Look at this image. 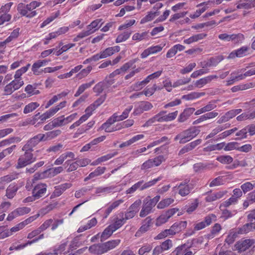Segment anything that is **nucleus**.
<instances>
[{"label": "nucleus", "instance_id": "obj_1", "mask_svg": "<svg viewBox=\"0 0 255 255\" xmlns=\"http://www.w3.org/2000/svg\"><path fill=\"white\" fill-rule=\"evenodd\" d=\"M200 130L193 127L184 130L178 134L174 138L175 140H179L181 144L185 143L195 137L200 132Z\"/></svg>", "mask_w": 255, "mask_h": 255}, {"label": "nucleus", "instance_id": "obj_2", "mask_svg": "<svg viewBox=\"0 0 255 255\" xmlns=\"http://www.w3.org/2000/svg\"><path fill=\"white\" fill-rule=\"evenodd\" d=\"M102 21V19H97L93 21L87 26V30L86 31H83L79 33L78 35L74 38V41H78L79 39L83 38L93 33L103 24V22Z\"/></svg>", "mask_w": 255, "mask_h": 255}, {"label": "nucleus", "instance_id": "obj_3", "mask_svg": "<svg viewBox=\"0 0 255 255\" xmlns=\"http://www.w3.org/2000/svg\"><path fill=\"white\" fill-rule=\"evenodd\" d=\"M24 153L20 156L18 159L16 168H21L29 165L36 161V157L33 156L32 151L30 150H23Z\"/></svg>", "mask_w": 255, "mask_h": 255}, {"label": "nucleus", "instance_id": "obj_4", "mask_svg": "<svg viewBox=\"0 0 255 255\" xmlns=\"http://www.w3.org/2000/svg\"><path fill=\"white\" fill-rule=\"evenodd\" d=\"M218 38L221 40L226 42L232 41L235 44L242 43L245 39L244 35L240 33L233 34L222 33L219 35Z\"/></svg>", "mask_w": 255, "mask_h": 255}, {"label": "nucleus", "instance_id": "obj_5", "mask_svg": "<svg viewBox=\"0 0 255 255\" xmlns=\"http://www.w3.org/2000/svg\"><path fill=\"white\" fill-rule=\"evenodd\" d=\"M41 141H44L41 133L38 134L27 141L26 143L22 147V150L32 151L33 148Z\"/></svg>", "mask_w": 255, "mask_h": 255}, {"label": "nucleus", "instance_id": "obj_6", "mask_svg": "<svg viewBox=\"0 0 255 255\" xmlns=\"http://www.w3.org/2000/svg\"><path fill=\"white\" fill-rule=\"evenodd\" d=\"M177 188L179 194L182 197H184L190 193L193 189V185L189 183V180L186 179L180 183Z\"/></svg>", "mask_w": 255, "mask_h": 255}, {"label": "nucleus", "instance_id": "obj_7", "mask_svg": "<svg viewBox=\"0 0 255 255\" xmlns=\"http://www.w3.org/2000/svg\"><path fill=\"white\" fill-rule=\"evenodd\" d=\"M254 244H255V239H246L237 242L235 247L239 252H243L249 249Z\"/></svg>", "mask_w": 255, "mask_h": 255}, {"label": "nucleus", "instance_id": "obj_8", "mask_svg": "<svg viewBox=\"0 0 255 255\" xmlns=\"http://www.w3.org/2000/svg\"><path fill=\"white\" fill-rule=\"evenodd\" d=\"M178 209L176 208H172L168 210L164 213L161 214L156 219V225L157 226H160L161 225L166 223L173 215H174Z\"/></svg>", "mask_w": 255, "mask_h": 255}, {"label": "nucleus", "instance_id": "obj_9", "mask_svg": "<svg viewBox=\"0 0 255 255\" xmlns=\"http://www.w3.org/2000/svg\"><path fill=\"white\" fill-rule=\"evenodd\" d=\"M47 186L45 183H38L34 186L32 190V194L39 199L43 197L47 192Z\"/></svg>", "mask_w": 255, "mask_h": 255}, {"label": "nucleus", "instance_id": "obj_10", "mask_svg": "<svg viewBox=\"0 0 255 255\" xmlns=\"http://www.w3.org/2000/svg\"><path fill=\"white\" fill-rule=\"evenodd\" d=\"M22 86L21 83L16 81H11L9 83L6 85L3 91V95L9 96L11 95L15 91L18 90Z\"/></svg>", "mask_w": 255, "mask_h": 255}, {"label": "nucleus", "instance_id": "obj_11", "mask_svg": "<svg viewBox=\"0 0 255 255\" xmlns=\"http://www.w3.org/2000/svg\"><path fill=\"white\" fill-rule=\"evenodd\" d=\"M154 206L148 200V197L143 201L142 209L139 213V216L141 218L146 216L153 212L152 209Z\"/></svg>", "mask_w": 255, "mask_h": 255}, {"label": "nucleus", "instance_id": "obj_12", "mask_svg": "<svg viewBox=\"0 0 255 255\" xmlns=\"http://www.w3.org/2000/svg\"><path fill=\"white\" fill-rule=\"evenodd\" d=\"M152 219L150 217L146 218L142 222V226L135 233V236L139 237L141 235L148 231L151 226Z\"/></svg>", "mask_w": 255, "mask_h": 255}, {"label": "nucleus", "instance_id": "obj_13", "mask_svg": "<svg viewBox=\"0 0 255 255\" xmlns=\"http://www.w3.org/2000/svg\"><path fill=\"white\" fill-rule=\"evenodd\" d=\"M190 247L185 244L177 247L172 252L173 255H193L194 253L190 250Z\"/></svg>", "mask_w": 255, "mask_h": 255}, {"label": "nucleus", "instance_id": "obj_14", "mask_svg": "<svg viewBox=\"0 0 255 255\" xmlns=\"http://www.w3.org/2000/svg\"><path fill=\"white\" fill-rule=\"evenodd\" d=\"M72 184L70 183H65L55 187V190L53 192L51 198L60 196L66 189L70 188Z\"/></svg>", "mask_w": 255, "mask_h": 255}, {"label": "nucleus", "instance_id": "obj_15", "mask_svg": "<svg viewBox=\"0 0 255 255\" xmlns=\"http://www.w3.org/2000/svg\"><path fill=\"white\" fill-rule=\"evenodd\" d=\"M50 60H39L33 63L32 66L31 70L35 75H39L42 73V71H40L39 69L47 65Z\"/></svg>", "mask_w": 255, "mask_h": 255}, {"label": "nucleus", "instance_id": "obj_16", "mask_svg": "<svg viewBox=\"0 0 255 255\" xmlns=\"http://www.w3.org/2000/svg\"><path fill=\"white\" fill-rule=\"evenodd\" d=\"M218 78L217 75H212L201 78L195 82L194 86L199 88H202L207 84L210 83L213 79H217Z\"/></svg>", "mask_w": 255, "mask_h": 255}, {"label": "nucleus", "instance_id": "obj_17", "mask_svg": "<svg viewBox=\"0 0 255 255\" xmlns=\"http://www.w3.org/2000/svg\"><path fill=\"white\" fill-rule=\"evenodd\" d=\"M67 158L75 160V154L71 151L64 152L55 160L54 164L56 165H61Z\"/></svg>", "mask_w": 255, "mask_h": 255}, {"label": "nucleus", "instance_id": "obj_18", "mask_svg": "<svg viewBox=\"0 0 255 255\" xmlns=\"http://www.w3.org/2000/svg\"><path fill=\"white\" fill-rule=\"evenodd\" d=\"M120 243L121 240L117 239L109 241L102 244V250H103V253H105L115 248L120 244Z\"/></svg>", "mask_w": 255, "mask_h": 255}, {"label": "nucleus", "instance_id": "obj_19", "mask_svg": "<svg viewBox=\"0 0 255 255\" xmlns=\"http://www.w3.org/2000/svg\"><path fill=\"white\" fill-rule=\"evenodd\" d=\"M163 47V46H161L160 45L151 46L145 49L141 54L140 56L142 58H145L150 54H155L158 52H160V51H161Z\"/></svg>", "mask_w": 255, "mask_h": 255}, {"label": "nucleus", "instance_id": "obj_20", "mask_svg": "<svg viewBox=\"0 0 255 255\" xmlns=\"http://www.w3.org/2000/svg\"><path fill=\"white\" fill-rule=\"evenodd\" d=\"M248 48L246 46H243L236 50L232 52L228 56V58L233 59L235 57H242L247 54Z\"/></svg>", "mask_w": 255, "mask_h": 255}, {"label": "nucleus", "instance_id": "obj_21", "mask_svg": "<svg viewBox=\"0 0 255 255\" xmlns=\"http://www.w3.org/2000/svg\"><path fill=\"white\" fill-rule=\"evenodd\" d=\"M207 34L204 33L195 34L188 39H184L183 43L186 44H190L192 43L197 42L206 38Z\"/></svg>", "mask_w": 255, "mask_h": 255}, {"label": "nucleus", "instance_id": "obj_22", "mask_svg": "<svg viewBox=\"0 0 255 255\" xmlns=\"http://www.w3.org/2000/svg\"><path fill=\"white\" fill-rule=\"evenodd\" d=\"M195 111V109L194 108H188L185 109L179 116L178 121L179 123L184 122L189 118Z\"/></svg>", "mask_w": 255, "mask_h": 255}, {"label": "nucleus", "instance_id": "obj_23", "mask_svg": "<svg viewBox=\"0 0 255 255\" xmlns=\"http://www.w3.org/2000/svg\"><path fill=\"white\" fill-rule=\"evenodd\" d=\"M17 9L22 16H25L28 18L33 17L37 14L36 11H32L30 13H28V11L24 7V4L23 3H20L18 4Z\"/></svg>", "mask_w": 255, "mask_h": 255}, {"label": "nucleus", "instance_id": "obj_24", "mask_svg": "<svg viewBox=\"0 0 255 255\" xmlns=\"http://www.w3.org/2000/svg\"><path fill=\"white\" fill-rule=\"evenodd\" d=\"M209 3V1L204 2L197 5V7H200L204 6L201 8L197 9L196 11L193 14H190L189 17L191 18L194 19L199 17L202 13H203L205 10L208 8L207 5Z\"/></svg>", "mask_w": 255, "mask_h": 255}, {"label": "nucleus", "instance_id": "obj_25", "mask_svg": "<svg viewBox=\"0 0 255 255\" xmlns=\"http://www.w3.org/2000/svg\"><path fill=\"white\" fill-rule=\"evenodd\" d=\"M227 193V191H220L208 195L206 197L207 202H211L222 198Z\"/></svg>", "mask_w": 255, "mask_h": 255}, {"label": "nucleus", "instance_id": "obj_26", "mask_svg": "<svg viewBox=\"0 0 255 255\" xmlns=\"http://www.w3.org/2000/svg\"><path fill=\"white\" fill-rule=\"evenodd\" d=\"M120 50V47L119 46L110 47L106 48L104 51L101 52L103 58H107L114 54L115 52H118Z\"/></svg>", "mask_w": 255, "mask_h": 255}, {"label": "nucleus", "instance_id": "obj_27", "mask_svg": "<svg viewBox=\"0 0 255 255\" xmlns=\"http://www.w3.org/2000/svg\"><path fill=\"white\" fill-rule=\"evenodd\" d=\"M58 111H59V108H56V107L51 108L48 111L42 114L40 116V119L41 121L43 122L47 119L50 118L55 114Z\"/></svg>", "mask_w": 255, "mask_h": 255}, {"label": "nucleus", "instance_id": "obj_28", "mask_svg": "<svg viewBox=\"0 0 255 255\" xmlns=\"http://www.w3.org/2000/svg\"><path fill=\"white\" fill-rule=\"evenodd\" d=\"M61 133V131L60 129H56L52 131H50L46 132L45 134L41 133L42 136L43 138L44 141L52 139L59 135Z\"/></svg>", "mask_w": 255, "mask_h": 255}, {"label": "nucleus", "instance_id": "obj_29", "mask_svg": "<svg viewBox=\"0 0 255 255\" xmlns=\"http://www.w3.org/2000/svg\"><path fill=\"white\" fill-rule=\"evenodd\" d=\"M124 202V200L123 199H120L117 201H114L111 204L109 205L106 210L105 211V216L104 217L105 218H107L109 214L112 212L113 210L117 208L121 204Z\"/></svg>", "mask_w": 255, "mask_h": 255}, {"label": "nucleus", "instance_id": "obj_30", "mask_svg": "<svg viewBox=\"0 0 255 255\" xmlns=\"http://www.w3.org/2000/svg\"><path fill=\"white\" fill-rule=\"evenodd\" d=\"M255 118V111H253L251 113L246 112L242 113L237 117L238 121L241 122L247 120H253Z\"/></svg>", "mask_w": 255, "mask_h": 255}, {"label": "nucleus", "instance_id": "obj_31", "mask_svg": "<svg viewBox=\"0 0 255 255\" xmlns=\"http://www.w3.org/2000/svg\"><path fill=\"white\" fill-rule=\"evenodd\" d=\"M18 189L17 185L13 184H10L6 190V197L9 199H12L15 195Z\"/></svg>", "mask_w": 255, "mask_h": 255}, {"label": "nucleus", "instance_id": "obj_32", "mask_svg": "<svg viewBox=\"0 0 255 255\" xmlns=\"http://www.w3.org/2000/svg\"><path fill=\"white\" fill-rule=\"evenodd\" d=\"M119 216L121 218L117 219L113 224L110 225V227H112L115 231L119 229L126 223V221L124 219V213H121Z\"/></svg>", "mask_w": 255, "mask_h": 255}, {"label": "nucleus", "instance_id": "obj_33", "mask_svg": "<svg viewBox=\"0 0 255 255\" xmlns=\"http://www.w3.org/2000/svg\"><path fill=\"white\" fill-rule=\"evenodd\" d=\"M64 165H65V168H67L66 171L67 172L75 171L78 168V163H77L76 160L72 162V160L67 159L65 162Z\"/></svg>", "mask_w": 255, "mask_h": 255}, {"label": "nucleus", "instance_id": "obj_34", "mask_svg": "<svg viewBox=\"0 0 255 255\" xmlns=\"http://www.w3.org/2000/svg\"><path fill=\"white\" fill-rule=\"evenodd\" d=\"M205 95V92H192L189 94L182 96V99L185 100H193Z\"/></svg>", "mask_w": 255, "mask_h": 255}, {"label": "nucleus", "instance_id": "obj_35", "mask_svg": "<svg viewBox=\"0 0 255 255\" xmlns=\"http://www.w3.org/2000/svg\"><path fill=\"white\" fill-rule=\"evenodd\" d=\"M254 223H247L242 227L238 228L236 232L238 234H244L249 233L252 230Z\"/></svg>", "mask_w": 255, "mask_h": 255}, {"label": "nucleus", "instance_id": "obj_36", "mask_svg": "<svg viewBox=\"0 0 255 255\" xmlns=\"http://www.w3.org/2000/svg\"><path fill=\"white\" fill-rule=\"evenodd\" d=\"M115 231L114 230V229L112 227H110V225L104 230V231L102 233L101 236V241L103 242L107 240L112 235L113 232Z\"/></svg>", "mask_w": 255, "mask_h": 255}, {"label": "nucleus", "instance_id": "obj_37", "mask_svg": "<svg viewBox=\"0 0 255 255\" xmlns=\"http://www.w3.org/2000/svg\"><path fill=\"white\" fill-rule=\"evenodd\" d=\"M241 188L245 194L255 188V181L246 182L241 185Z\"/></svg>", "mask_w": 255, "mask_h": 255}, {"label": "nucleus", "instance_id": "obj_38", "mask_svg": "<svg viewBox=\"0 0 255 255\" xmlns=\"http://www.w3.org/2000/svg\"><path fill=\"white\" fill-rule=\"evenodd\" d=\"M39 106V104L37 102L30 103L25 106L23 109V113L27 114L31 113L35 110Z\"/></svg>", "mask_w": 255, "mask_h": 255}, {"label": "nucleus", "instance_id": "obj_39", "mask_svg": "<svg viewBox=\"0 0 255 255\" xmlns=\"http://www.w3.org/2000/svg\"><path fill=\"white\" fill-rule=\"evenodd\" d=\"M186 221H180L175 223L171 227L174 230L175 233H177L184 229L186 227Z\"/></svg>", "mask_w": 255, "mask_h": 255}, {"label": "nucleus", "instance_id": "obj_40", "mask_svg": "<svg viewBox=\"0 0 255 255\" xmlns=\"http://www.w3.org/2000/svg\"><path fill=\"white\" fill-rule=\"evenodd\" d=\"M106 167L99 166L89 174V178H93L103 174L106 171Z\"/></svg>", "mask_w": 255, "mask_h": 255}, {"label": "nucleus", "instance_id": "obj_41", "mask_svg": "<svg viewBox=\"0 0 255 255\" xmlns=\"http://www.w3.org/2000/svg\"><path fill=\"white\" fill-rule=\"evenodd\" d=\"M95 83V81L93 80L88 83H85L82 84L78 88V90L75 94V97L79 96L80 94L84 92L85 90L91 87V86Z\"/></svg>", "mask_w": 255, "mask_h": 255}, {"label": "nucleus", "instance_id": "obj_42", "mask_svg": "<svg viewBox=\"0 0 255 255\" xmlns=\"http://www.w3.org/2000/svg\"><path fill=\"white\" fill-rule=\"evenodd\" d=\"M237 203V200L236 199V198H234V196H232L220 204V209L226 208L232 205H235Z\"/></svg>", "mask_w": 255, "mask_h": 255}, {"label": "nucleus", "instance_id": "obj_43", "mask_svg": "<svg viewBox=\"0 0 255 255\" xmlns=\"http://www.w3.org/2000/svg\"><path fill=\"white\" fill-rule=\"evenodd\" d=\"M177 115V111H176L173 113H169L168 115H166L164 116L161 118V119H160L159 120H158V122L171 121L176 118Z\"/></svg>", "mask_w": 255, "mask_h": 255}, {"label": "nucleus", "instance_id": "obj_44", "mask_svg": "<svg viewBox=\"0 0 255 255\" xmlns=\"http://www.w3.org/2000/svg\"><path fill=\"white\" fill-rule=\"evenodd\" d=\"M174 202V200L171 198H166L162 200H161L157 206V208L158 209H163L170 204H171Z\"/></svg>", "mask_w": 255, "mask_h": 255}, {"label": "nucleus", "instance_id": "obj_45", "mask_svg": "<svg viewBox=\"0 0 255 255\" xmlns=\"http://www.w3.org/2000/svg\"><path fill=\"white\" fill-rule=\"evenodd\" d=\"M158 15H159V12L157 11H150L148 12V14L141 19L140 23L143 24L148 21H150Z\"/></svg>", "mask_w": 255, "mask_h": 255}, {"label": "nucleus", "instance_id": "obj_46", "mask_svg": "<svg viewBox=\"0 0 255 255\" xmlns=\"http://www.w3.org/2000/svg\"><path fill=\"white\" fill-rule=\"evenodd\" d=\"M21 141V138L19 137H13L7 139L2 140L0 142V147L4 146L10 143L14 142H18Z\"/></svg>", "mask_w": 255, "mask_h": 255}, {"label": "nucleus", "instance_id": "obj_47", "mask_svg": "<svg viewBox=\"0 0 255 255\" xmlns=\"http://www.w3.org/2000/svg\"><path fill=\"white\" fill-rule=\"evenodd\" d=\"M143 180H140L137 183L133 185L130 188H128L126 190L127 194H132L134 193L137 189L140 190V188L142 187L141 185L143 183Z\"/></svg>", "mask_w": 255, "mask_h": 255}, {"label": "nucleus", "instance_id": "obj_48", "mask_svg": "<svg viewBox=\"0 0 255 255\" xmlns=\"http://www.w3.org/2000/svg\"><path fill=\"white\" fill-rule=\"evenodd\" d=\"M92 69L91 66H88L86 68L82 69L76 75V77L79 79H82L87 76Z\"/></svg>", "mask_w": 255, "mask_h": 255}, {"label": "nucleus", "instance_id": "obj_49", "mask_svg": "<svg viewBox=\"0 0 255 255\" xmlns=\"http://www.w3.org/2000/svg\"><path fill=\"white\" fill-rule=\"evenodd\" d=\"M131 34V31H127L124 32L123 33L118 36L116 40V43H121L122 42L126 41L129 37Z\"/></svg>", "mask_w": 255, "mask_h": 255}, {"label": "nucleus", "instance_id": "obj_50", "mask_svg": "<svg viewBox=\"0 0 255 255\" xmlns=\"http://www.w3.org/2000/svg\"><path fill=\"white\" fill-rule=\"evenodd\" d=\"M221 230V226L219 224L216 223L213 227L211 233L208 235L209 239L213 238Z\"/></svg>", "mask_w": 255, "mask_h": 255}, {"label": "nucleus", "instance_id": "obj_51", "mask_svg": "<svg viewBox=\"0 0 255 255\" xmlns=\"http://www.w3.org/2000/svg\"><path fill=\"white\" fill-rule=\"evenodd\" d=\"M162 179L161 177H158L156 179H154L151 181H149L148 182H145L144 184L143 183L141 185V187L140 188V191H142L144 189L148 188L154 185H155L158 181Z\"/></svg>", "mask_w": 255, "mask_h": 255}, {"label": "nucleus", "instance_id": "obj_52", "mask_svg": "<svg viewBox=\"0 0 255 255\" xmlns=\"http://www.w3.org/2000/svg\"><path fill=\"white\" fill-rule=\"evenodd\" d=\"M64 169L62 166H58L56 167L51 168L49 169L46 172H48V174L50 177H53L57 175L59 173H61L63 171Z\"/></svg>", "mask_w": 255, "mask_h": 255}, {"label": "nucleus", "instance_id": "obj_53", "mask_svg": "<svg viewBox=\"0 0 255 255\" xmlns=\"http://www.w3.org/2000/svg\"><path fill=\"white\" fill-rule=\"evenodd\" d=\"M60 14V12L59 11H57L55 13L53 14L52 15L48 17L46 20H45L40 25V28H43L49 23L52 22L54 19H55L56 17H57Z\"/></svg>", "mask_w": 255, "mask_h": 255}, {"label": "nucleus", "instance_id": "obj_54", "mask_svg": "<svg viewBox=\"0 0 255 255\" xmlns=\"http://www.w3.org/2000/svg\"><path fill=\"white\" fill-rule=\"evenodd\" d=\"M113 189L114 188L112 187H99L96 188L95 193L98 195H101V194L110 193Z\"/></svg>", "mask_w": 255, "mask_h": 255}, {"label": "nucleus", "instance_id": "obj_55", "mask_svg": "<svg viewBox=\"0 0 255 255\" xmlns=\"http://www.w3.org/2000/svg\"><path fill=\"white\" fill-rule=\"evenodd\" d=\"M166 113V111H162L159 112L158 114L156 115L155 116H154L152 118L149 119L147 122L146 123V124L147 125H150L152 123H153L155 121L158 122V120H159L161 118L164 116L165 114Z\"/></svg>", "mask_w": 255, "mask_h": 255}, {"label": "nucleus", "instance_id": "obj_56", "mask_svg": "<svg viewBox=\"0 0 255 255\" xmlns=\"http://www.w3.org/2000/svg\"><path fill=\"white\" fill-rule=\"evenodd\" d=\"M18 114L16 113H13L9 114L0 116V122L2 123L6 122L8 121H11L12 119L16 118L18 117Z\"/></svg>", "mask_w": 255, "mask_h": 255}, {"label": "nucleus", "instance_id": "obj_57", "mask_svg": "<svg viewBox=\"0 0 255 255\" xmlns=\"http://www.w3.org/2000/svg\"><path fill=\"white\" fill-rule=\"evenodd\" d=\"M217 159L223 164H230L233 161V158L230 155H222L218 157Z\"/></svg>", "mask_w": 255, "mask_h": 255}, {"label": "nucleus", "instance_id": "obj_58", "mask_svg": "<svg viewBox=\"0 0 255 255\" xmlns=\"http://www.w3.org/2000/svg\"><path fill=\"white\" fill-rule=\"evenodd\" d=\"M41 2L37 1H32L30 3L25 4L24 7L26 9L27 11H32L36 7L39 6Z\"/></svg>", "mask_w": 255, "mask_h": 255}, {"label": "nucleus", "instance_id": "obj_59", "mask_svg": "<svg viewBox=\"0 0 255 255\" xmlns=\"http://www.w3.org/2000/svg\"><path fill=\"white\" fill-rule=\"evenodd\" d=\"M238 145H239V143L234 141L228 142L227 143H225V150L230 151L235 149L238 150Z\"/></svg>", "mask_w": 255, "mask_h": 255}, {"label": "nucleus", "instance_id": "obj_60", "mask_svg": "<svg viewBox=\"0 0 255 255\" xmlns=\"http://www.w3.org/2000/svg\"><path fill=\"white\" fill-rule=\"evenodd\" d=\"M132 106H129L124 110V111L123 112L121 115H118V118L119 121H123L127 118L128 116L129 112L132 109Z\"/></svg>", "mask_w": 255, "mask_h": 255}, {"label": "nucleus", "instance_id": "obj_61", "mask_svg": "<svg viewBox=\"0 0 255 255\" xmlns=\"http://www.w3.org/2000/svg\"><path fill=\"white\" fill-rule=\"evenodd\" d=\"M148 36L147 32H143L142 33H135L132 36L133 40L141 41L145 39Z\"/></svg>", "mask_w": 255, "mask_h": 255}, {"label": "nucleus", "instance_id": "obj_62", "mask_svg": "<svg viewBox=\"0 0 255 255\" xmlns=\"http://www.w3.org/2000/svg\"><path fill=\"white\" fill-rule=\"evenodd\" d=\"M30 211V209L26 207H22L17 208L14 210V213H16L17 216H22L28 214Z\"/></svg>", "mask_w": 255, "mask_h": 255}, {"label": "nucleus", "instance_id": "obj_63", "mask_svg": "<svg viewBox=\"0 0 255 255\" xmlns=\"http://www.w3.org/2000/svg\"><path fill=\"white\" fill-rule=\"evenodd\" d=\"M9 233L8 229L6 227L4 226H0V240L9 237Z\"/></svg>", "mask_w": 255, "mask_h": 255}, {"label": "nucleus", "instance_id": "obj_64", "mask_svg": "<svg viewBox=\"0 0 255 255\" xmlns=\"http://www.w3.org/2000/svg\"><path fill=\"white\" fill-rule=\"evenodd\" d=\"M238 235L236 231L230 232L226 239V242L229 245L232 244L234 242Z\"/></svg>", "mask_w": 255, "mask_h": 255}]
</instances>
